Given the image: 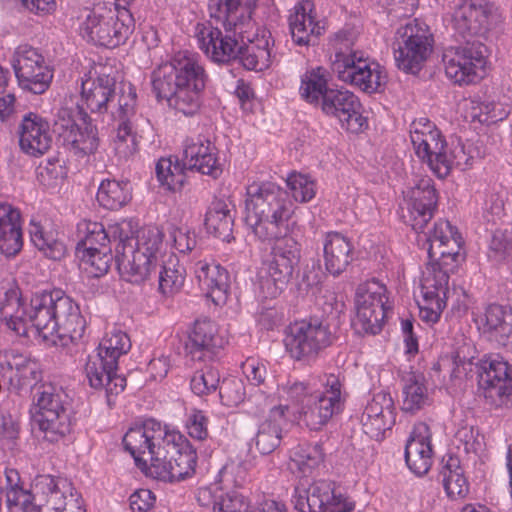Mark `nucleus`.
<instances>
[{
	"label": "nucleus",
	"mask_w": 512,
	"mask_h": 512,
	"mask_svg": "<svg viewBox=\"0 0 512 512\" xmlns=\"http://www.w3.org/2000/svg\"><path fill=\"white\" fill-rule=\"evenodd\" d=\"M19 146L30 156L40 157L51 148L53 136L49 121L41 115L25 114L18 128Z\"/></svg>",
	"instance_id": "nucleus-27"
},
{
	"label": "nucleus",
	"mask_w": 512,
	"mask_h": 512,
	"mask_svg": "<svg viewBox=\"0 0 512 512\" xmlns=\"http://www.w3.org/2000/svg\"><path fill=\"white\" fill-rule=\"evenodd\" d=\"M77 238L76 251L88 248L92 251L95 248L108 247L109 233L107 228L100 222L81 220L77 224Z\"/></svg>",
	"instance_id": "nucleus-45"
},
{
	"label": "nucleus",
	"mask_w": 512,
	"mask_h": 512,
	"mask_svg": "<svg viewBox=\"0 0 512 512\" xmlns=\"http://www.w3.org/2000/svg\"><path fill=\"white\" fill-rule=\"evenodd\" d=\"M119 94L116 93V79L106 73H99L96 77L89 76L82 79L81 83V104L84 111L99 116L107 114L111 117V110H115Z\"/></svg>",
	"instance_id": "nucleus-23"
},
{
	"label": "nucleus",
	"mask_w": 512,
	"mask_h": 512,
	"mask_svg": "<svg viewBox=\"0 0 512 512\" xmlns=\"http://www.w3.org/2000/svg\"><path fill=\"white\" fill-rule=\"evenodd\" d=\"M184 167L190 171L217 178L222 169L218 160V149L206 136L198 134L186 137L182 143Z\"/></svg>",
	"instance_id": "nucleus-25"
},
{
	"label": "nucleus",
	"mask_w": 512,
	"mask_h": 512,
	"mask_svg": "<svg viewBox=\"0 0 512 512\" xmlns=\"http://www.w3.org/2000/svg\"><path fill=\"white\" fill-rule=\"evenodd\" d=\"M271 34L265 30L259 34L256 25L253 29V34L245 37L239 49V58L242 66L251 71L261 72L268 69L274 61L276 55L272 53L270 45Z\"/></svg>",
	"instance_id": "nucleus-31"
},
{
	"label": "nucleus",
	"mask_w": 512,
	"mask_h": 512,
	"mask_svg": "<svg viewBox=\"0 0 512 512\" xmlns=\"http://www.w3.org/2000/svg\"><path fill=\"white\" fill-rule=\"evenodd\" d=\"M409 369L402 371L401 409L404 413L413 415L416 410V373L412 366H409Z\"/></svg>",
	"instance_id": "nucleus-53"
},
{
	"label": "nucleus",
	"mask_w": 512,
	"mask_h": 512,
	"mask_svg": "<svg viewBox=\"0 0 512 512\" xmlns=\"http://www.w3.org/2000/svg\"><path fill=\"white\" fill-rule=\"evenodd\" d=\"M328 117L335 118L341 127L352 133H359L367 126L362 116L359 98L343 87H332L318 106Z\"/></svg>",
	"instance_id": "nucleus-20"
},
{
	"label": "nucleus",
	"mask_w": 512,
	"mask_h": 512,
	"mask_svg": "<svg viewBox=\"0 0 512 512\" xmlns=\"http://www.w3.org/2000/svg\"><path fill=\"white\" fill-rule=\"evenodd\" d=\"M446 141L440 131H434L418 139V157L439 178H445L451 170V161L445 152Z\"/></svg>",
	"instance_id": "nucleus-35"
},
{
	"label": "nucleus",
	"mask_w": 512,
	"mask_h": 512,
	"mask_svg": "<svg viewBox=\"0 0 512 512\" xmlns=\"http://www.w3.org/2000/svg\"><path fill=\"white\" fill-rule=\"evenodd\" d=\"M324 461L322 445L299 444L291 450L290 462L292 468H296L302 476H309Z\"/></svg>",
	"instance_id": "nucleus-41"
},
{
	"label": "nucleus",
	"mask_w": 512,
	"mask_h": 512,
	"mask_svg": "<svg viewBox=\"0 0 512 512\" xmlns=\"http://www.w3.org/2000/svg\"><path fill=\"white\" fill-rule=\"evenodd\" d=\"M330 73L323 67H312L300 76L299 95L306 103L318 107L328 91Z\"/></svg>",
	"instance_id": "nucleus-38"
},
{
	"label": "nucleus",
	"mask_w": 512,
	"mask_h": 512,
	"mask_svg": "<svg viewBox=\"0 0 512 512\" xmlns=\"http://www.w3.org/2000/svg\"><path fill=\"white\" fill-rule=\"evenodd\" d=\"M248 499L236 490L223 492L218 512H253Z\"/></svg>",
	"instance_id": "nucleus-57"
},
{
	"label": "nucleus",
	"mask_w": 512,
	"mask_h": 512,
	"mask_svg": "<svg viewBox=\"0 0 512 512\" xmlns=\"http://www.w3.org/2000/svg\"><path fill=\"white\" fill-rule=\"evenodd\" d=\"M396 67L406 74H416V19L398 28L393 42Z\"/></svg>",
	"instance_id": "nucleus-37"
},
{
	"label": "nucleus",
	"mask_w": 512,
	"mask_h": 512,
	"mask_svg": "<svg viewBox=\"0 0 512 512\" xmlns=\"http://www.w3.org/2000/svg\"><path fill=\"white\" fill-rule=\"evenodd\" d=\"M482 369L479 385L486 401L494 407L509 406L512 403V367L496 355L485 359Z\"/></svg>",
	"instance_id": "nucleus-19"
},
{
	"label": "nucleus",
	"mask_w": 512,
	"mask_h": 512,
	"mask_svg": "<svg viewBox=\"0 0 512 512\" xmlns=\"http://www.w3.org/2000/svg\"><path fill=\"white\" fill-rule=\"evenodd\" d=\"M289 193L273 181L246 187L245 223L260 241H273L267 269L258 277L259 298L275 299L286 289L301 258V244L290 235L297 224Z\"/></svg>",
	"instance_id": "nucleus-1"
},
{
	"label": "nucleus",
	"mask_w": 512,
	"mask_h": 512,
	"mask_svg": "<svg viewBox=\"0 0 512 512\" xmlns=\"http://www.w3.org/2000/svg\"><path fill=\"white\" fill-rule=\"evenodd\" d=\"M155 501V495L148 489L137 490L129 497L132 512H148L154 507Z\"/></svg>",
	"instance_id": "nucleus-61"
},
{
	"label": "nucleus",
	"mask_w": 512,
	"mask_h": 512,
	"mask_svg": "<svg viewBox=\"0 0 512 512\" xmlns=\"http://www.w3.org/2000/svg\"><path fill=\"white\" fill-rule=\"evenodd\" d=\"M488 55L487 46L478 40L448 47L442 55L445 74L455 84L477 83L485 75Z\"/></svg>",
	"instance_id": "nucleus-13"
},
{
	"label": "nucleus",
	"mask_w": 512,
	"mask_h": 512,
	"mask_svg": "<svg viewBox=\"0 0 512 512\" xmlns=\"http://www.w3.org/2000/svg\"><path fill=\"white\" fill-rule=\"evenodd\" d=\"M131 349V340L128 334L120 329L113 328L105 333L94 353L101 354L107 360L119 364L120 357L126 355Z\"/></svg>",
	"instance_id": "nucleus-44"
},
{
	"label": "nucleus",
	"mask_w": 512,
	"mask_h": 512,
	"mask_svg": "<svg viewBox=\"0 0 512 512\" xmlns=\"http://www.w3.org/2000/svg\"><path fill=\"white\" fill-rule=\"evenodd\" d=\"M355 35L352 30L337 32L332 40L335 60L332 68L340 81L375 93L385 83L382 67L362 51L353 50Z\"/></svg>",
	"instance_id": "nucleus-11"
},
{
	"label": "nucleus",
	"mask_w": 512,
	"mask_h": 512,
	"mask_svg": "<svg viewBox=\"0 0 512 512\" xmlns=\"http://www.w3.org/2000/svg\"><path fill=\"white\" fill-rule=\"evenodd\" d=\"M448 159L451 161V167L454 165L461 170H466L472 165L474 157L465 144L458 142L453 146Z\"/></svg>",
	"instance_id": "nucleus-62"
},
{
	"label": "nucleus",
	"mask_w": 512,
	"mask_h": 512,
	"mask_svg": "<svg viewBox=\"0 0 512 512\" xmlns=\"http://www.w3.org/2000/svg\"><path fill=\"white\" fill-rule=\"evenodd\" d=\"M11 65L23 90L42 94L49 88L53 70L37 48L28 44L19 45L13 53Z\"/></svg>",
	"instance_id": "nucleus-17"
},
{
	"label": "nucleus",
	"mask_w": 512,
	"mask_h": 512,
	"mask_svg": "<svg viewBox=\"0 0 512 512\" xmlns=\"http://www.w3.org/2000/svg\"><path fill=\"white\" fill-rule=\"evenodd\" d=\"M23 247L22 217L18 208L0 202V253L16 256Z\"/></svg>",
	"instance_id": "nucleus-33"
},
{
	"label": "nucleus",
	"mask_w": 512,
	"mask_h": 512,
	"mask_svg": "<svg viewBox=\"0 0 512 512\" xmlns=\"http://www.w3.org/2000/svg\"><path fill=\"white\" fill-rule=\"evenodd\" d=\"M151 258V263L146 264L147 273L139 281H129L133 284H141L150 280L152 276L157 277V291L165 298L173 297L184 287L186 280V269L180 264L178 258L172 253H168L166 245L162 240V247L157 257Z\"/></svg>",
	"instance_id": "nucleus-21"
},
{
	"label": "nucleus",
	"mask_w": 512,
	"mask_h": 512,
	"mask_svg": "<svg viewBox=\"0 0 512 512\" xmlns=\"http://www.w3.org/2000/svg\"><path fill=\"white\" fill-rule=\"evenodd\" d=\"M494 10L488 0H464L453 13V28L463 38L484 36L490 30Z\"/></svg>",
	"instance_id": "nucleus-24"
},
{
	"label": "nucleus",
	"mask_w": 512,
	"mask_h": 512,
	"mask_svg": "<svg viewBox=\"0 0 512 512\" xmlns=\"http://www.w3.org/2000/svg\"><path fill=\"white\" fill-rule=\"evenodd\" d=\"M288 23L292 40L298 46L310 45L312 38H317L324 32V26L315 19L314 5L310 0H303L295 5Z\"/></svg>",
	"instance_id": "nucleus-34"
},
{
	"label": "nucleus",
	"mask_w": 512,
	"mask_h": 512,
	"mask_svg": "<svg viewBox=\"0 0 512 512\" xmlns=\"http://www.w3.org/2000/svg\"><path fill=\"white\" fill-rule=\"evenodd\" d=\"M194 275L200 289L216 305L226 303L230 288L228 271L215 261L199 260L194 265Z\"/></svg>",
	"instance_id": "nucleus-29"
},
{
	"label": "nucleus",
	"mask_w": 512,
	"mask_h": 512,
	"mask_svg": "<svg viewBox=\"0 0 512 512\" xmlns=\"http://www.w3.org/2000/svg\"><path fill=\"white\" fill-rule=\"evenodd\" d=\"M322 251L325 270L333 277L344 273L355 259L351 239L337 231H328L323 234Z\"/></svg>",
	"instance_id": "nucleus-28"
},
{
	"label": "nucleus",
	"mask_w": 512,
	"mask_h": 512,
	"mask_svg": "<svg viewBox=\"0 0 512 512\" xmlns=\"http://www.w3.org/2000/svg\"><path fill=\"white\" fill-rule=\"evenodd\" d=\"M434 34L426 23L418 21V63L426 61L433 53Z\"/></svg>",
	"instance_id": "nucleus-58"
},
{
	"label": "nucleus",
	"mask_w": 512,
	"mask_h": 512,
	"mask_svg": "<svg viewBox=\"0 0 512 512\" xmlns=\"http://www.w3.org/2000/svg\"><path fill=\"white\" fill-rule=\"evenodd\" d=\"M216 324L209 319L196 320L185 343V351L193 361H206L222 347Z\"/></svg>",
	"instance_id": "nucleus-30"
},
{
	"label": "nucleus",
	"mask_w": 512,
	"mask_h": 512,
	"mask_svg": "<svg viewBox=\"0 0 512 512\" xmlns=\"http://www.w3.org/2000/svg\"><path fill=\"white\" fill-rule=\"evenodd\" d=\"M437 193L430 180L418 184V244L426 250L429 262L420 279L423 303L418 302L419 316L426 323H436L446 306L450 273H454L465 260L463 240L448 221H438L432 227L428 222L437 209Z\"/></svg>",
	"instance_id": "nucleus-2"
},
{
	"label": "nucleus",
	"mask_w": 512,
	"mask_h": 512,
	"mask_svg": "<svg viewBox=\"0 0 512 512\" xmlns=\"http://www.w3.org/2000/svg\"><path fill=\"white\" fill-rule=\"evenodd\" d=\"M257 0H208L210 21L197 23L198 48L214 63L235 60L245 37L253 34Z\"/></svg>",
	"instance_id": "nucleus-5"
},
{
	"label": "nucleus",
	"mask_w": 512,
	"mask_h": 512,
	"mask_svg": "<svg viewBox=\"0 0 512 512\" xmlns=\"http://www.w3.org/2000/svg\"><path fill=\"white\" fill-rule=\"evenodd\" d=\"M30 488L40 507L38 512H86L82 496L67 478L39 474Z\"/></svg>",
	"instance_id": "nucleus-14"
},
{
	"label": "nucleus",
	"mask_w": 512,
	"mask_h": 512,
	"mask_svg": "<svg viewBox=\"0 0 512 512\" xmlns=\"http://www.w3.org/2000/svg\"><path fill=\"white\" fill-rule=\"evenodd\" d=\"M208 418L202 410L191 409L186 414V428L190 437L204 440L208 436Z\"/></svg>",
	"instance_id": "nucleus-55"
},
{
	"label": "nucleus",
	"mask_w": 512,
	"mask_h": 512,
	"mask_svg": "<svg viewBox=\"0 0 512 512\" xmlns=\"http://www.w3.org/2000/svg\"><path fill=\"white\" fill-rule=\"evenodd\" d=\"M452 465V463H449L444 468L443 485L450 498H462L468 493V483L466 478L463 476L462 469L455 464L456 469L452 470Z\"/></svg>",
	"instance_id": "nucleus-49"
},
{
	"label": "nucleus",
	"mask_w": 512,
	"mask_h": 512,
	"mask_svg": "<svg viewBox=\"0 0 512 512\" xmlns=\"http://www.w3.org/2000/svg\"><path fill=\"white\" fill-rule=\"evenodd\" d=\"M287 406L273 405L268 417L259 425L256 435L258 451L267 455L279 447L283 437V426L286 424Z\"/></svg>",
	"instance_id": "nucleus-36"
},
{
	"label": "nucleus",
	"mask_w": 512,
	"mask_h": 512,
	"mask_svg": "<svg viewBox=\"0 0 512 512\" xmlns=\"http://www.w3.org/2000/svg\"><path fill=\"white\" fill-rule=\"evenodd\" d=\"M204 224L209 234L224 241H229L234 224L231 203L224 199L212 201L206 212Z\"/></svg>",
	"instance_id": "nucleus-39"
},
{
	"label": "nucleus",
	"mask_w": 512,
	"mask_h": 512,
	"mask_svg": "<svg viewBox=\"0 0 512 512\" xmlns=\"http://www.w3.org/2000/svg\"><path fill=\"white\" fill-rule=\"evenodd\" d=\"M123 445L140 468H146L157 480L176 482L191 476L197 453L190 441L178 430L149 418L128 429Z\"/></svg>",
	"instance_id": "nucleus-4"
},
{
	"label": "nucleus",
	"mask_w": 512,
	"mask_h": 512,
	"mask_svg": "<svg viewBox=\"0 0 512 512\" xmlns=\"http://www.w3.org/2000/svg\"><path fill=\"white\" fill-rule=\"evenodd\" d=\"M6 505L8 512H38L40 509L33 493H31V488L18 491L16 494H10L6 498Z\"/></svg>",
	"instance_id": "nucleus-54"
},
{
	"label": "nucleus",
	"mask_w": 512,
	"mask_h": 512,
	"mask_svg": "<svg viewBox=\"0 0 512 512\" xmlns=\"http://www.w3.org/2000/svg\"><path fill=\"white\" fill-rule=\"evenodd\" d=\"M109 243L116 242L115 261L120 274L126 281H139L147 273L146 264L157 257L164 239L163 232L156 226L137 231L132 220H122L107 228Z\"/></svg>",
	"instance_id": "nucleus-9"
},
{
	"label": "nucleus",
	"mask_w": 512,
	"mask_h": 512,
	"mask_svg": "<svg viewBox=\"0 0 512 512\" xmlns=\"http://www.w3.org/2000/svg\"><path fill=\"white\" fill-rule=\"evenodd\" d=\"M136 106L135 87L131 83L123 84L117 107L111 110V117H109L116 129L115 150L123 157H129L137 151L136 132L133 127Z\"/></svg>",
	"instance_id": "nucleus-18"
},
{
	"label": "nucleus",
	"mask_w": 512,
	"mask_h": 512,
	"mask_svg": "<svg viewBox=\"0 0 512 512\" xmlns=\"http://www.w3.org/2000/svg\"><path fill=\"white\" fill-rule=\"evenodd\" d=\"M321 388L311 392L306 381L289 377L278 386L280 397L299 406V415L304 424L319 431L345 410L348 394L344 378L339 374H325L320 379Z\"/></svg>",
	"instance_id": "nucleus-7"
},
{
	"label": "nucleus",
	"mask_w": 512,
	"mask_h": 512,
	"mask_svg": "<svg viewBox=\"0 0 512 512\" xmlns=\"http://www.w3.org/2000/svg\"><path fill=\"white\" fill-rule=\"evenodd\" d=\"M172 238L175 249L183 254L192 251L197 243L195 233L183 228L175 229Z\"/></svg>",
	"instance_id": "nucleus-63"
},
{
	"label": "nucleus",
	"mask_w": 512,
	"mask_h": 512,
	"mask_svg": "<svg viewBox=\"0 0 512 512\" xmlns=\"http://www.w3.org/2000/svg\"><path fill=\"white\" fill-rule=\"evenodd\" d=\"M474 322L499 345L512 349V308L489 305L484 312L475 314Z\"/></svg>",
	"instance_id": "nucleus-32"
},
{
	"label": "nucleus",
	"mask_w": 512,
	"mask_h": 512,
	"mask_svg": "<svg viewBox=\"0 0 512 512\" xmlns=\"http://www.w3.org/2000/svg\"><path fill=\"white\" fill-rule=\"evenodd\" d=\"M219 386V373L213 368L196 371L190 380L191 391L197 396L208 395Z\"/></svg>",
	"instance_id": "nucleus-51"
},
{
	"label": "nucleus",
	"mask_w": 512,
	"mask_h": 512,
	"mask_svg": "<svg viewBox=\"0 0 512 512\" xmlns=\"http://www.w3.org/2000/svg\"><path fill=\"white\" fill-rule=\"evenodd\" d=\"M31 426L37 437L51 444H66L76 424L73 400L60 385L36 383L32 387Z\"/></svg>",
	"instance_id": "nucleus-8"
},
{
	"label": "nucleus",
	"mask_w": 512,
	"mask_h": 512,
	"mask_svg": "<svg viewBox=\"0 0 512 512\" xmlns=\"http://www.w3.org/2000/svg\"><path fill=\"white\" fill-rule=\"evenodd\" d=\"M361 422L364 432L370 435V437L379 440L384 438L386 430L391 429L394 420L393 416L391 418L389 416H380L372 419H361Z\"/></svg>",
	"instance_id": "nucleus-59"
},
{
	"label": "nucleus",
	"mask_w": 512,
	"mask_h": 512,
	"mask_svg": "<svg viewBox=\"0 0 512 512\" xmlns=\"http://www.w3.org/2000/svg\"><path fill=\"white\" fill-rule=\"evenodd\" d=\"M219 395L223 405L235 407L246 399V389L243 381L236 377L225 378L219 384Z\"/></svg>",
	"instance_id": "nucleus-48"
},
{
	"label": "nucleus",
	"mask_w": 512,
	"mask_h": 512,
	"mask_svg": "<svg viewBox=\"0 0 512 512\" xmlns=\"http://www.w3.org/2000/svg\"><path fill=\"white\" fill-rule=\"evenodd\" d=\"M265 360L249 357L241 364V370L250 385L266 387L268 371Z\"/></svg>",
	"instance_id": "nucleus-52"
},
{
	"label": "nucleus",
	"mask_w": 512,
	"mask_h": 512,
	"mask_svg": "<svg viewBox=\"0 0 512 512\" xmlns=\"http://www.w3.org/2000/svg\"><path fill=\"white\" fill-rule=\"evenodd\" d=\"M76 256L80 260V269L92 278L104 276L108 272L113 259L109 247L95 248L92 251L88 248L81 249L76 251Z\"/></svg>",
	"instance_id": "nucleus-42"
},
{
	"label": "nucleus",
	"mask_w": 512,
	"mask_h": 512,
	"mask_svg": "<svg viewBox=\"0 0 512 512\" xmlns=\"http://www.w3.org/2000/svg\"><path fill=\"white\" fill-rule=\"evenodd\" d=\"M135 29V20L128 7L97 5L80 24V34L88 42L116 48L128 40Z\"/></svg>",
	"instance_id": "nucleus-12"
},
{
	"label": "nucleus",
	"mask_w": 512,
	"mask_h": 512,
	"mask_svg": "<svg viewBox=\"0 0 512 512\" xmlns=\"http://www.w3.org/2000/svg\"><path fill=\"white\" fill-rule=\"evenodd\" d=\"M30 239L33 245L52 260H59L65 254L63 242L57 240L52 233L44 231L43 227L31 220L29 229Z\"/></svg>",
	"instance_id": "nucleus-46"
},
{
	"label": "nucleus",
	"mask_w": 512,
	"mask_h": 512,
	"mask_svg": "<svg viewBox=\"0 0 512 512\" xmlns=\"http://www.w3.org/2000/svg\"><path fill=\"white\" fill-rule=\"evenodd\" d=\"M391 406V397L379 393L366 405L361 419H372L380 416H389L391 418L393 415Z\"/></svg>",
	"instance_id": "nucleus-56"
},
{
	"label": "nucleus",
	"mask_w": 512,
	"mask_h": 512,
	"mask_svg": "<svg viewBox=\"0 0 512 512\" xmlns=\"http://www.w3.org/2000/svg\"><path fill=\"white\" fill-rule=\"evenodd\" d=\"M291 501L299 512H353L355 502L334 481L318 480L308 489L296 487Z\"/></svg>",
	"instance_id": "nucleus-15"
},
{
	"label": "nucleus",
	"mask_w": 512,
	"mask_h": 512,
	"mask_svg": "<svg viewBox=\"0 0 512 512\" xmlns=\"http://www.w3.org/2000/svg\"><path fill=\"white\" fill-rule=\"evenodd\" d=\"M181 159L160 158L156 163L155 172L160 185L171 192L182 189L186 181L185 171Z\"/></svg>",
	"instance_id": "nucleus-43"
},
{
	"label": "nucleus",
	"mask_w": 512,
	"mask_h": 512,
	"mask_svg": "<svg viewBox=\"0 0 512 512\" xmlns=\"http://www.w3.org/2000/svg\"><path fill=\"white\" fill-rule=\"evenodd\" d=\"M245 400L254 414L262 413L267 408L271 409L274 402L272 396L261 388L251 393Z\"/></svg>",
	"instance_id": "nucleus-64"
},
{
	"label": "nucleus",
	"mask_w": 512,
	"mask_h": 512,
	"mask_svg": "<svg viewBox=\"0 0 512 512\" xmlns=\"http://www.w3.org/2000/svg\"><path fill=\"white\" fill-rule=\"evenodd\" d=\"M418 455L421 461V465L418 463V476H421L428 473L433 463L431 432L425 423H418Z\"/></svg>",
	"instance_id": "nucleus-50"
},
{
	"label": "nucleus",
	"mask_w": 512,
	"mask_h": 512,
	"mask_svg": "<svg viewBox=\"0 0 512 512\" xmlns=\"http://www.w3.org/2000/svg\"><path fill=\"white\" fill-rule=\"evenodd\" d=\"M208 75L197 53L179 51L152 72L153 92L185 117L197 115L204 101Z\"/></svg>",
	"instance_id": "nucleus-6"
},
{
	"label": "nucleus",
	"mask_w": 512,
	"mask_h": 512,
	"mask_svg": "<svg viewBox=\"0 0 512 512\" xmlns=\"http://www.w3.org/2000/svg\"><path fill=\"white\" fill-rule=\"evenodd\" d=\"M344 304L331 293L325 296L324 316H311L291 323L285 331L284 345L289 356L297 362L314 363L320 354L337 339L331 321L338 318Z\"/></svg>",
	"instance_id": "nucleus-10"
},
{
	"label": "nucleus",
	"mask_w": 512,
	"mask_h": 512,
	"mask_svg": "<svg viewBox=\"0 0 512 512\" xmlns=\"http://www.w3.org/2000/svg\"><path fill=\"white\" fill-rule=\"evenodd\" d=\"M0 322L16 335L51 343L65 338L78 342L86 330L79 305L61 289L35 292L29 304L18 288L8 289L0 296Z\"/></svg>",
	"instance_id": "nucleus-3"
},
{
	"label": "nucleus",
	"mask_w": 512,
	"mask_h": 512,
	"mask_svg": "<svg viewBox=\"0 0 512 512\" xmlns=\"http://www.w3.org/2000/svg\"><path fill=\"white\" fill-rule=\"evenodd\" d=\"M223 490L217 485L198 489L196 499L203 507H211L212 512H218Z\"/></svg>",
	"instance_id": "nucleus-60"
},
{
	"label": "nucleus",
	"mask_w": 512,
	"mask_h": 512,
	"mask_svg": "<svg viewBox=\"0 0 512 512\" xmlns=\"http://www.w3.org/2000/svg\"><path fill=\"white\" fill-rule=\"evenodd\" d=\"M98 203L108 210H119L132 199V186L128 180L104 179L97 195Z\"/></svg>",
	"instance_id": "nucleus-40"
},
{
	"label": "nucleus",
	"mask_w": 512,
	"mask_h": 512,
	"mask_svg": "<svg viewBox=\"0 0 512 512\" xmlns=\"http://www.w3.org/2000/svg\"><path fill=\"white\" fill-rule=\"evenodd\" d=\"M355 307V329L358 332L376 335L381 332L393 304L389 300L386 286L373 281L357 289Z\"/></svg>",
	"instance_id": "nucleus-16"
},
{
	"label": "nucleus",
	"mask_w": 512,
	"mask_h": 512,
	"mask_svg": "<svg viewBox=\"0 0 512 512\" xmlns=\"http://www.w3.org/2000/svg\"><path fill=\"white\" fill-rule=\"evenodd\" d=\"M286 185L296 202L308 203L316 196V180L308 174L293 171L288 174Z\"/></svg>",
	"instance_id": "nucleus-47"
},
{
	"label": "nucleus",
	"mask_w": 512,
	"mask_h": 512,
	"mask_svg": "<svg viewBox=\"0 0 512 512\" xmlns=\"http://www.w3.org/2000/svg\"><path fill=\"white\" fill-rule=\"evenodd\" d=\"M84 373L88 385L95 391L104 392L108 407L113 408L116 397L127 385L126 378L118 374V365L93 352L87 357Z\"/></svg>",
	"instance_id": "nucleus-22"
},
{
	"label": "nucleus",
	"mask_w": 512,
	"mask_h": 512,
	"mask_svg": "<svg viewBox=\"0 0 512 512\" xmlns=\"http://www.w3.org/2000/svg\"><path fill=\"white\" fill-rule=\"evenodd\" d=\"M69 120L62 127L64 142L70 151L78 156L84 157L94 154L100 144L97 127L92 123L88 113L83 106H78L75 115H69Z\"/></svg>",
	"instance_id": "nucleus-26"
}]
</instances>
